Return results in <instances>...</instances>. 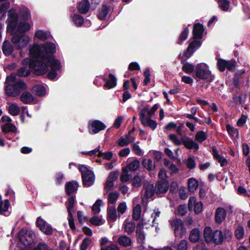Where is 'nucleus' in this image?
I'll list each match as a JSON object with an SVG mask.
<instances>
[{"instance_id":"obj_1","label":"nucleus","mask_w":250,"mask_h":250,"mask_svg":"<svg viewBox=\"0 0 250 250\" xmlns=\"http://www.w3.org/2000/svg\"><path fill=\"white\" fill-rule=\"evenodd\" d=\"M56 51V45L52 42H48L41 45L34 44L29 50L33 58L24 59L22 63L28 65L36 76H42L47 73V78L54 80L57 76V71L61 68L60 62L55 58Z\"/></svg>"},{"instance_id":"obj_2","label":"nucleus","mask_w":250,"mask_h":250,"mask_svg":"<svg viewBox=\"0 0 250 250\" xmlns=\"http://www.w3.org/2000/svg\"><path fill=\"white\" fill-rule=\"evenodd\" d=\"M18 21L19 15L16 10L14 8H11L8 11L7 30L10 31L11 35L13 36L11 41L15 45V48L17 50L25 46L29 41V38L27 35L17 34L15 32Z\"/></svg>"},{"instance_id":"obj_3","label":"nucleus","mask_w":250,"mask_h":250,"mask_svg":"<svg viewBox=\"0 0 250 250\" xmlns=\"http://www.w3.org/2000/svg\"><path fill=\"white\" fill-rule=\"evenodd\" d=\"M205 29L203 25L200 23H196L193 26L192 35L194 40L188 45L185 53L187 59H189L194 52L199 48L202 44L200 41L203 38Z\"/></svg>"},{"instance_id":"obj_4","label":"nucleus","mask_w":250,"mask_h":250,"mask_svg":"<svg viewBox=\"0 0 250 250\" xmlns=\"http://www.w3.org/2000/svg\"><path fill=\"white\" fill-rule=\"evenodd\" d=\"M27 89V85L23 81H17L13 84H8L5 88L6 94L10 97H17L20 95L21 90Z\"/></svg>"},{"instance_id":"obj_5","label":"nucleus","mask_w":250,"mask_h":250,"mask_svg":"<svg viewBox=\"0 0 250 250\" xmlns=\"http://www.w3.org/2000/svg\"><path fill=\"white\" fill-rule=\"evenodd\" d=\"M205 63H198L195 66V73L193 75L194 78H198L199 80H207L211 82L214 79V76L211 75L210 71L207 69Z\"/></svg>"},{"instance_id":"obj_6","label":"nucleus","mask_w":250,"mask_h":250,"mask_svg":"<svg viewBox=\"0 0 250 250\" xmlns=\"http://www.w3.org/2000/svg\"><path fill=\"white\" fill-rule=\"evenodd\" d=\"M20 242L25 247L30 246L34 242L35 235L33 233L22 229L18 233Z\"/></svg>"},{"instance_id":"obj_7","label":"nucleus","mask_w":250,"mask_h":250,"mask_svg":"<svg viewBox=\"0 0 250 250\" xmlns=\"http://www.w3.org/2000/svg\"><path fill=\"white\" fill-rule=\"evenodd\" d=\"M174 228V236L176 238H181L187 233V229L181 219L176 218L171 223Z\"/></svg>"},{"instance_id":"obj_8","label":"nucleus","mask_w":250,"mask_h":250,"mask_svg":"<svg viewBox=\"0 0 250 250\" xmlns=\"http://www.w3.org/2000/svg\"><path fill=\"white\" fill-rule=\"evenodd\" d=\"M106 126L102 121L95 120L88 124L89 132L91 134H95L102 130H104Z\"/></svg>"},{"instance_id":"obj_9","label":"nucleus","mask_w":250,"mask_h":250,"mask_svg":"<svg viewBox=\"0 0 250 250\" xmlns=\"http://www.w3.org/2000/svg\"><path fill=\"white\" fill-rule=\"evenodd\" d=\"M36 225L39 229L46 235H49L53 233L52 227L48 224L41 217H38L36 220Z\"/></svg>"},{"instance_id":"obj_10","label":"nucleus","mask_w":250,"mask_h":250,"mask_svg":"<svg viewBox=\"0 0 250 250\" xmlns=\"http://www.w3.org/2000/svg\"><path fill=\"white\" fill-rule=\"evenodd\" d=\"M182 144L185 147L188 149H194L197 150L199 149V146L197 143L194 142L191 138L186 135L181 138Z\"/></svg>"},{"instance_id":"obj_11","label":"nucleus","mask_w":250,"mask_h":250,"mask_svg":"<svg viewBox=\"0 0 250 250\" xmlns=\"http://www.w3.org/2000/svg\"><path fill=\"white\" fill-rule=\"evenodd\" d=\"M79 184L77 181L72 180L67 182L65 185V191L66 194L70 196L72 194L77 192L78 189Z\"/></svg>"},{"instance_id":"obj_12","label":"nucleus","mask_w":250,"mask_h":250,"mask_svg":"<svg viewBox=\"0 0 250 250\" xmlns=\"http://www.w3.org/2000/svg\"><path fill=\"white\" fill-rule=\"evenodd\" d=\"M83 184L84 187H89L93 185L95 181V175L91 170L88 171L87 173L83 174L82 177Z\"/></svg>"},{"instance_id":"obj_13","label":"nucleus","mask_w":250,"mask_h":250,"mask_svg":"<svg viewBox=\"0 0 250 250\" xmlns=\"http://www.w3.org/2000/svg\"><path fill=\"white\" fill-rule=\"evenodd\" d=\"M168 188L169 183L167 181H159L156 184V193H165L167 191Z\"/></svg>"},{"instance_id":"obj_14","label":"nucleus","mask_w":250,"mask_h":250,"mask_svg":"<svg viewBox=\"0 0 250 250\" xmlns=\"http://www.w3.org/2000/svg\"><path fill=\"white\" fill-rule=\"evenodd\" d=\"M211 239V242L217 245H220L224 240V235L221 230L216 229L213 232Z\"/></svg>"},{"instance_id":"obj_15","label":"nucleus","mask_w":250,"mask_h":250,"mask_svg":"<svg viewBox=\"0 0 250 250\" xmlns=\"http://www.w3.org/2000/svg\"><path fill=\"white\" fill-rule=\"evenodd\" d=\"M158 104H156L153 105L151 110H149V108L147 107L143 108L139 113L140 118L143 119L144 117H146V114L148 115V117H151L154 114L155 111L158 109Z\"/></svg>"},{"instance_id":"obj_16","label":"nucleus","mask_w":250,"mask_h":250,"mask_svg":"<svg viewBox=\"0 0 250 250\" xmlns=\"http://www.w3.org/2000/svg\"><path fill=\"white\" fill-rule=\"evenodd\" d=\"M226 217V211L223 208H218L215 214V219L218 224L222 223Z\"/></svg>"},{"instance_id":"obj_17","label":"nucleus","mask_w":250,"mask_h":250,"mask_svg":"<svg viewBox=\"0 0 250 250\" xmlns=\"http://www.w3.org/2000/svg\"><path fill=\"white\" fill-rule=\"evenodd\" d=\"M212 154L213 158L220 163L221 167H223L227 164L228 161L223 156H220L218 152L217 149L215 146H213L211 148Z\"/></svg>"},{"instance_id":"obj_18","label":"nucleus","mask_w":250,"mask_h":250,"mask_svg":"<svg viewBox=\"0 0 250 250\" xmlns=\"http://www.w3.org/2000/svg\"><path fill=\"white\" fill-rule=\"evenodd\" d=\"M1 49L4 55L9 56L13 52L14 47L8 40H5L2 43Z\"/></svg>"},{"instance_id":"obj_19","label":"nucleus","mask_w":250,"mask_h":250,"mask_svg":"<svg viewBox=\"0 0 250 250\" xmlns=\"http://www.w3.org/2000/svg\"><path fill=\"white\" fill-rule=\"evenodd\" d=\"M10 205V203L8 199H5L3 201L1 200V196L0 195V214L5 216H8L9 213H7L8 208Z\"/></svg>"},{"instance_id":"obj_20","label":"nucleus","mask_w":250,"mask_h":250,"mask_svg":"<svg viewBox=\"0 0 250 250\" xmlns=\"http://www.w3.org/2000/svg\"><path fill=\"white\" fill-rule=\"evenodd\" d=\"M117 78L115 76L111 73L108 75V79L104 85L106 89H110L115 87L117 85Z\"/></svg>"},{"instance_id":"obj_21","label":"nucleus","mask_w":250,"mask_h":250,"mask_svg":"<svg viewBox=\"0 0 250 250\" xmlns=\"http://www.w3.org/2000/svg\"><path fill=\"white\" fill-rule=\"evenodd\" d=\"M78 12L82 14L87 13L90 9V3L88 0H83L77 6Z\"/></svg>"},{"instance_id":"obj_22","label":"nucleus","mask_w":250,"mask_h":250,"mask_svg":"<svg viewBox=\"0 0 250 250\" xmlns=\"http://www.w3.org/2000/svg\"><path fill=\"white\" fill-rule=\"evenodd\" d=\"M151 117H144L143 119L140 118L142 124L145 126H149L153 130H155L157 126V123L154 120L151 119Z\"/></svg>"},{"instance_id":"obj_23","label":"nucleus","mask_w":250,"mask_h":250,"mask_svg":"<svg viewBox=\"0 0 250 250\" xmlns=\"http://www.w3.org/2000/svg\"><path fill=\"white\" fill-rule=\"evenodd\" d=\"M110 11V7L106 4H103L102 7L99 9V13L97 15L98 18L101 20H104Z\"/></svg>"},{"instance_id":"obj_24","label":"nucleus","mask_w":250,"mask_h":250,"mask_svg":"<svg viewBox=\"0 0 250 250\" xmlns=\"http://www.w3.org/2000/svg\"><path fill=\"white\" fill-rule=\"evenodd\" d=\"M30 25L27 21H21L17 28V31L20 35H25L24 34L30 29Z\"/></svg>"},{"instance_id":"obj_25","label":"nucleus","mask_w":250,"mask_h":250,"mask_svg":"<svg viewBox=\"0 0 250 250\" xmlns=\"http://www.w3.org/2000/svg\"><path fill=\"white\" fill-rule=\"evenodd\" d=\"M20 100L25 104H29L34 101V97L31 93L25 91L21 94Z\"/></svg>"},{"instance_id":"obj_26","label":"nucleus","mask_w":250,"mask_h":250,"mask_svg":"<svg viewBox=\"0 0 250 250\" xmlns=\"http://www.w3.org/2000/svg\"><path fill=\"white\" fill-rule=\"evenodd\" d=\"M245 73V71L243 70L241 72L236 73L233 78V84L234 86L238 89H240L239 83L243 79V75Z\"/></svg>"},{"instance_id":"obj_27","label":"nucleus","mask_w":250,"mask_h":250,"mask_svg":"<svg viewBox=\"0 0 250 250\" xmlns=\"http://www.w3.org/2000/svg\"><path fill=\"white\" fill-rule=\"evenodd\" d=\"M1 130L4 133L12 132L16 133L17 131L16 126L10 123H6L1 126Z\"/></svg>"},{"instance_id":"obj_28","label":"nucleus","mask_w":250,"mask_h":250,"mask_svg":"<svg viewBox=\"0 0 250 250\" xmlns=\"http://www.w3.org/2000/svg\"><path fill=\"white\" fill-rule=\"evenodd\" d=\"M107 219L114 222L116 220L117 211L115 207H108L107 209Z\"/></svg>"},{"instance_id":"obj_29","label":"nucleus","mask_w":250,"mask_h":250,"mask_svg":"<svg viewBox=\"0 0 250 250\" xmlns=\"http://www.w3.org/2000/svg\"><path fill=\"white\" fill-rule=\"evenodd\" d=\"M32 89L33 93L38 96H43L46 94L45 88L42 85H36Z\"/></svg>"},{"instance_id":"obj_30","label":"nucleus","mask_w":250,"mask_h":250,"mask_svg":"<svg viewBox=\"0 0 250 250\" xmlns=\"http://www.w3.org/2000/svg\"><path fill=\"white\" fill-rule=\"evenodd\" d=\"M200 231L198 228H194L191 231L189 236V240L192 243L197 242L199 239Z\"/></svg>"},{"instance_id":"obj_31","label":"nucleus","mask_w":250,"mask_h":250,"mask_svg":"<svg viewBox=\"0 0 250 250\" xmlns=\"http://www.w3.org/2000/svg\"><path fill=\"white\" fill-rule=\"evenodd\" d=\"M118 242L120 245L124 247L130 246L132 244L130 238L125 235L120 236L118 238Z\"/></svg>"},{"instance_id":"obj_32","label":"nucleus","mask_w":250,"mask_h":250,"mask_svg":"<svg viewBox=\"0 0 250 250\" xmlns=\"http://www.w3.org/2000/svg\"><path fill=\"white\" fill-rule=\"evenodd\" d=\"M123 226L124 231L127 232L128 235H130L134 231L136 225L135 222L130 221L124 224Z\"/></svg>"},{"instance_id":"obj_33","label":"nucleus","mask_w":250,"mask_h":250,"mask_svg":"<svg viewBox=\"0 0 250 250\" xmlns=\"http://www.w3.org/2000/svg\"><path fill=\"white\" fill-rule=\"evenodd\" d=\"M189 34V29L188 27H185L184 30L180 33L179 37L177 40V43L180 45L183 44V42L186 41L188 38Z\"/></svg>"},{"instance_id":"obj_34","label":"nucleus","mask_w":250,"mask_h":250,"mask_svg":"<svg viewBox=\"0 0 250 250\" xmlns=\"http://www.w3.org/2000/svg\"><path fill=\"white\" fill-rule=\"evenodd\" d=\"M198 187V182L194 178H190L188 180V188L190 192L196 191Z\"/></svg>"},{"instance_id":"obj_35","label":"nucleus","mask_w":250,"mask_h":250,"mask_svg":"<svg viewBox=\"0 0 250 250\" xmlns=\"http://www.w3.org/2000/svg\"><path fill=\"white\" fill-rule=\"evenodd\" d=\"M144 167L149 171L153 170L155 167V165L150 159H143L142 162Z\"/></svg>"},{"instance_id":"obj_36","label":"nucleus","mask_w":250,"mask_h":250,"mask_svg":"<svg viewBox=\"0 0 250 250\" xmlns=\"http://www.w3.org/2000/svg\"><path fill=\"white\" fill-rule=\"evenodd\" d=\"M226 130L229 134L232 137L238 138L239 137V130L237 128H234L229 124L226 126Z\"/></svg>"},{"instance_id":"obj_37","label":"nucleus","mask_w":250,"mask_h":250,"mask_svg":"<svg viewBox=\"0 0 250 250\" xmlns=\"http://www.w3.org/2000/svg\"><path fill=\"white\" fill-rule=\"evenodd\" d=\"M182 69L187 74H191L195 72V66L193 64L187 62L183 64Z\"/></svg>"},{"instance_id":"obj_38","label":"nucleus","mask_w":250,"mask_h":250,"mask_svg":"<svg viewBox=\"0 0 250 250\" xmlns=\"http://www.w3.org/2000/svg\"><path fill=\"white\" fill-rule=\"evenodd\" d=\"M65 202L68 213L72 212L75 202V196L70 195Z\"/></svg>"},{"instance_id":"obj_39","label":"nucleus","mask_w":250,"mask_h":250,"mask_svg":"<svg viewBox=\"0 0 250 250\" xmlns=\"http://www.w3.org/2000/svg\"><path fill=\"white\" fill-rule=\"evenodd\" d=\"M31 71L26 67H21L17 71L16 75L20 77H26L30 75Z\"/></svg>"},{"instance_id":"obj_40","label":"nucleus","mask_w":250,"mask_h":250,"mask_svg":"<svg viewBox=\"0 0 250 250\" xmlns=\"http://www.w3.org/2000/svg\"><path fill=\"white\" fill-rule=\"evenodd\" d=\"M141 213V206L137 204L133 209L132 218L135 221H138L140 219Z\"/></svg>"},{"instance_id":"obj_41","label":"nucleus","mask_w":250,"mask_h":250,"mask_svg":"<svg viewBox=\"0 0 250 250\" xmlns=\"http://www.w3.org/2000/svg\"><path fill=\"white\" fill-rule=\"evenodd\" d=\"M212 229L210 227H207L205 228L204 231V235L205 240L207 243H211L212 235H213Z\"/></svg>"},{"instance_id":"obj_42","label":"nucleus","mask_w":250,"mask_h":250,"mask_svg":"<svg viewBox=\"0 0 250 250\" xmlns=\"http://www.w3.org/2000/svg\"><path fill=\"white\" fill-rule=\"evenodd\" d=\"M73 21L77 27L81 26L84 22L83 17L79 14H74L72 17Z\"/></svg>"},{"instance_id":"obj_43","label":"nucleus","mask_w":250,"mask_h":250,"mask_svg":"<svg viewBox=\"0 0 250 250\" xmlns=\"http://www.w3.org/2000/svg\"><path fill=\"white\" fill-rule=\"evenodd\" d=\"M244 234L245 230L244 227L241 225H239L234 231L235 237L238 240H240L244 238Z\"/></svg>"},{"instance_id":"obj_44","label":"nucleus","mask_w":250,"mask_h":250,"mask_svg":"<svg viewBox=\"0 0 250 250\" xmlns=\"http://www.w3.org/2000/svg\"><path fill=\"white\" fill-rule=\"evenodd\" d=\"M20 15L22 20L24 21H27L31 17L30 12L28 9L26 7L20 10Z\"/></svg>"},{"instance_id":"obj_45","label":"nucleus","mask_w":250,"mask_h":250,"mask_svg":"<svg viewBox=\"0 0 250 250\" xmlns=\"http://www.w3.org/2000/svg\"><path fill=\"white\" fill-rule=\"evenodd\" d=\"M20 111V107L15 104H11L8 107V112L12 116L18 115Z\"/></svg>"},{"instance_id":"obj_46","label":"nucleus","mask_w":250,"mask_h":250,"mask_svg":"<svg viewBox=\"0 0 250 250\" xmlns=\"http://www.w3.org/2000/svg\"><path fill=\"white\" fill-rule=\"evenodd\" d=\"M207 138V133L203 130L197 131L195 136V139L200 143L205 141Z\"/></svg>"},{"instance_id":"obj_47","label":"nucleus","mask_w":250,"mask_h":250,"mask_svg":"<svg viewBox=\"0 0 250 250\" xmlns=\"http://www.w3.org/2000/svg\"><path fill=\"white\" fill-rule=\"evenodd\" d=\"M219 7L223 11H227L229 7L230 2L228 0H216Z\"/></svg>"},{"instance_id":"obj_48","label":"nucleus","mask_w":250,"mask_h":250,"mask_svg":"<svg viewBox=\"0 0 250 250\" xmlns=\"http://www.w3.org/2000/svg\"><path fill=\"white\" fill-rule=\"evenodd\" d=\"M136 239L137 243L140 244L141 247L144 248V245L145 244L146 235L144 232L136 233Z\"/></svg>"},{"instance_id":"obj_49","label":"nucleus","mask_w":250,"mask_h":250,"mask_svg":"<svg viewBox=\"0 0 250 250\" xmlns=\"http://www.w3.org/2000/svg\"><path fill=\"white\" fill-rule=\"evenodd\" d=\"M119 196V193L117 192H110L108 195V203L113 204L115 203L118 199Z\"/></svg>"},{"instance_id":"obj_50","label":"nucleus","mask_w":250,"mask_h":250,"mask_svg":"<svg viewBox=\"0 0 250 250\" xmlns=\"http://www.w3.org/2000/svg\"><path fill=\"white\" fill-rule=\"evenodd\" d=\"M142 185V179L141 177L138 175L136 174L134 176L133 178L132 182V185L133 187L139 188Z\"/></svg>"},{"instance_id":"obj_51","label":"nucleus","mask_w":250,"mask_h":250,"mask_svg":"<svg viewBox=\"0 0 250 250\" xmlns=\"http://www.w3.org/2000/svg\"><path fill=\"white\" fill-rule=\"evenodd\" d=\"M140 166V161L137 159H135L128 164V167L130 170L136 171L139 168Z\"/></svg>"},{"instance_id":"obj_52","label":"nucleus","mask_w":250,"mask_h":250,"mask_svg":"<svg viewBox=\"0 0 250 250\" xmlns=\"http://www.w3.org/2000/svg\"><path fill=\"white\" fill-rule=\"evenodd\" d=\"M35 36L39 39L43 41L47 39V33L42 30H37L35 32Z\"/></svg>"},{"instance_id":"obj_53","label":"nucleus","mask_w":250,"mask_h":250,"mask_svg":"<svg viewBox=\"0 0 250 250\" xmlns=\"http://www.w3.org/2000/svg\"><path fill=\"white\" fill-rule=\"evenodd\" d=\"M103 201L101 199H98L93 204L92 206V211L94 214H97L100 211V206L102 205Z\"/></svg>"},{"instance_id":"obj_54","label":"nucleus","mask_w":250,"mask_h":250,"mask_svg":"<svg viewBox=\"0 0 250 250\" xmlns=\"http://www.w3.org/2000/svg\"><path fill=\"white\" fill-rule=\"evenodd\" d=\"M227 64V61L222 59H219L217 61L218 68L220 72H224L226 68Z\"/></svg>"},{"instance_id":"obj_55","label":"nucleus","mask_w":250,"mask_h":250,"mask_svg":"<svg viewBox=\"0 0 250 250\" xmlns=\"http://www.w3.org/2000/svg\"><path fill=\"white\" fill-rule=\"evenodd\" d=\"M155 193V189L153 188V187L148 186L146 188L145 192V196L148 199L151 198L152 196L154 195Z\"/></svg>"},{"instance_id":"obj_56","label":"nucleus","mask_w":250,"mask_h":250,"mask_svg":"<svg viewBox=\"0 0 250 250\" xmlns=\"http://www.w3.org/2000/svg\"><path fill=\"white\" fill-rule=\"evenodd\" d=\"M91 240L90 238L86 237L83 240L80 246V250H86L90 243Z\"/></svg>"},{"instance_id":"obj_57","label":"nucleus","mask_w":250,"mask_h":250,"mask_svg":"<svg viewBox=\"0 0 250 250\" xmlns=\"http://www.w3.org/2000/svg\"><path fill=\"white\" fill-rule=\"evenodd\" d=\"M144 76L145 77L144 80V85H147L149 82L150 81V72L148 68H146L144 72Z\"/></svg>"},{"instance_id":"obj_58","label":"nucleus","mask_w":250,"mask_h":250,"mask_svg":"<svg viewBox=\"0 0 250 250\" xmlns=\"http://www.w3.org/2000/svg\"><path fill=\"white\" fill-rule=\"evenodd\" d=\"M186 164L187 167L189 169H191L195 168L196 166V163L194 159V157L192 158H188Z\"/></svg>"},{"instance_id":"obj_59","label":"nucleus","mask_w":250,"mask_h":250,"mask_svg":"<svg viewBox=\"0 0 250 250\" xmlns=\"http://www.w3.org/2000/svg\"><path fill=\"white\" fill-rule=\"evenodd\" d=\"M168 138L175 145L180 146L182 144L181 140H180L175 134H170L168 136Z\"/></svg>"},{"instance_id":"obj_60","label":"nucleus","mask_w":250,"mask_h":250,"mask_svg":"<svg viewBox=\"0 0 250 250\" xmlns=\"http://www.w3.org/2000/svg\"><path fill=\"white\" fill-rule=\"evenodd\" d=\"M68 220L70 228L73 230H75L76 227L75 226L74 219L72 212L68 213Z\"/></svg>"},{"instance_id":"obj_61","label":"nucleus","mask_w":250,"mask_h":250,"mask_svg":"<svg viewBox=\"0 0 250 250\" xmlns=\"http://www.w3.org/2000/svg\"><path fill=\"white\" fill-rule=\"evenodd\" d=\"M203 204L202 202L195 203L194 204V210L196 214H198L202 212L203 210Z\"/></svg>"},{"instance_id":"obj_62","label":"nucleus","mask_w":250,"mask_h":250,"mask_svg":"<svg viewBox=\"0 0 250 250\" xmlns=\"http://www.w3.org/2000/svg\"><path fill=\"white\" fill-rule=\"evenodd\" d=\"M132 150L135 154L138 156H142L143 155V152L140 147L136 143H134L132 145Z\"/></svg>"},{"instance_id":"obj_63","label":"nucleus","mask_w":250,"mask_h":250,"mask_svg":"<svg viewBox=\"0 0 250 250\" xmlns=\"http://www.w3.org/2000/svg\"><path fill=\"white\" fill-rule=\"evenodd\" d=\"M188 242L186 240H181L177 246V250H187Z\"/></svg>"},{"instance_id":"obj_64","label":"nucleus","mask_w":250,"mask_h":250,"mask_svg":"<svg viewBox=\"0 0 250 250\" xmlns=\"http://www.w3.org/2000/svg\"><path fill=\"white\" fill-rule=\"evenodd\" d=\"M102 220L97 216H94L89 220V222L95 226H99L101 225Z\"/></svg>"}]
</instances>
